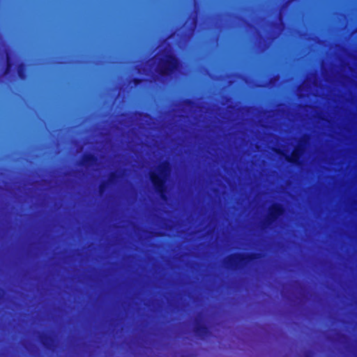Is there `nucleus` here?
Instances as JSON below:
<instances>
[{
  "label": "nucleus",
  "instance_id": "obj_1",
  "mask_svg": "<svg viewBox=\"0 0 357 357\" xmlns=\"http://www.w3.org/2000/svg\"><path fill=\"white\" fill-rule=\"evenodd\" d=\"M153 62H158L156 70L162 75L169 74L178 66V60L173 56L170 47L166 50L163 54L155 56Z\"/></svg>",
  "mask_w": 357,
  "mask_h": 357
},
{
  "label": "nucleus",
  "instance_id": "obj_2",
  "mask_svg": "<svg viewBox=\"0 0 357 357\" xmlns=\"http://www.w3.org/2000/svg\"><path fill=\"white\" fill-rule=\"evenodd\" d=\"M169 167L168 163H162L154 172L151 173V179L158 192L162 193L164 183L169 174Z\"/></svg>",
  "mask_w": 357,
  "mask_h": 357
},
{
  "label": "nucleus",
  "instance_id": "obj_3",
  "mask_svg": "<svg viewBox=\"0 0 357 357\" xmlns=\"http://www.w3.org/2000/svg\"><path fill=\"white\" fill-rule=\"evenodd\" d=\"M282 213V208L279 206H274L271 210V215L273 219L276 218Z\"/></svg>",
  "mask_w": 357,
  "mask_h": 357
},
{
  "label": "nucleus",
  "instance_id": "obj_4",
  "mask_svg": "<svg viewBox=\"0 0 357 357\" xmlns=\"http://www.w3.org/2000/svg\"><path fill=\"white\" fill-rule=\"evenodd\" d=\"M301 151L299 149H294L288 160L297 162L300 157Z\"/></svg>",
  "mask_w": 357,
  "mask_h": 357
},
{
  "label": "nucleus",
  "instance_id": "obj_5",
  "mask_svg": "<svg viewBox=\"0 0 357 357\" xmlns=\"http://www.w3.org/2000/svg\"><path fill=\"white\" fill-rule=\"evenodd\" d=\"M23 69H24L23 66H20L18 67V74H19V76H20L21 78H22V79L24 78V76H23V75H22V70H23Z\"/></svg>",
  "mask_w": 357,
  "mask_h": 357
},
{
  "label": "nucleus",
  "instance_id": "obj_6",
  "mask_svg": "<svg viewBox=\"0 0 357 357\" xmlns=\"http://www.w3.org/2000/svg\"><path fill=\"white\" fill-rule=\"evenodd\" d=\"M11 63H10V58L8 56L7 57V68H8V70H9L10 68H11Z\"/></svg>",
  "mask_w": 357,
  "mask_h": 357
}]
</instances>
